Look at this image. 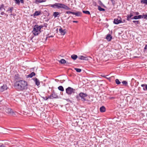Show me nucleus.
<instances>
[{"instance_id": "f257e3e1", "label": "nucleus", "mask_w": 147, "mask_h": 147, "mask_svg": "<svg viewBox=\"0 0 147 147\" xmlns=\"http://www.w3.org/2000/svg\"><path fill=\"white\" fill-rule=\"evenodd\" d=\"M14 87L19 91H26V95H28L31 92L30 90L28 87L27 82L24 80H20L16 81L14 83Z\"/></svg>"}, {"instance_id": "f03ea898", "label": "nucleus", "mask_w": 147, "mask_h": 147, "mask_svg": "<svg viewBox=\"0 0 147 147\" xmlns=\"http://www.w3.org/2000/svg\"><path fill=\"white\" fill-rule=\"evenodd\" d=\"M87 96L88 95L86 94L81 92L78 95H77L76 96V98L78 100H80V97L82 100L84 101H88V100H86L85 98L87 97Z\"/></svg>"}, {"instance_id": "7ed1b4c3", "label": "nucleus", "mask_w": 147, "mask_h": 147, "mask_svg": "<svg viewBox=\"0 0 147 147\" xmlns=\"http://www.w3.org/2000/svg\"><path fill=\"white\" fill-rule=\"evenodd\" d=\"M34 36L38 35L41 32L40 30L36 25L34 26L32 32Z\"/></svg>"}, {"instance_id": "20e7f679", "label": "nucleus", "mask_w": 147, "mask_h": 147, "mask_svg": "<svg viewBox=\"0 0 147 147\" xmlns=\"http://www.w3.org/2000/svg\"><path fill=\"white\" fill-rule=\"evenodd\" d=\"M58 9L62 8L66 10H71V9L66 5L65 4L58 3Z\"/></svg>"}, {"instance_id": "39448f33", "label": "nucleus", "mask_w": 147, "mask_h": 147, "mask_svg": "<svg viewBox=\"0 0 147 147\" xmlns=\"http://www.w3.org/2000/svg\"><path fill=\"white\" fill-rule=\"evenodd\" d=\"M75 91V89L69 87L66 89V93L68 95H70L73 93H74Z\"/></svg>"}, {"instance_id": "423d86ee", "label": "nucleus", "mask_w": 147, "mask_h": 147, "mask_svg": "<svg viewBox=\"0 0 147 147\" xmlns=\"http://www.w3.org/2000/svg\"><path fill=\"white\" fill-rule=\"evenodd\" d=\"M5 111L8 114L11 115L13 116L16 115V111H14L11 108H6L5 109Z\"/></svg>"}, {"instance_id": "0eeeda50", "label": "nucleus", "mask_w": 147, "mask_h": 147, "mask_svg": "<svg viewBox=\"0 0 147 147\" xmlns=\"http://www.w3.org/2000/svg\"><path fill=\"white\" fill-rule=\"evenodd\" d=\"M121 23H123V22H122L121 18L119 16H118L117 18H115L114 20L113 23L114 24H118Z\"/></svg>"}, {"instance_id": "6e6552de", "label": "nucleus", "mask_w": 147, "mask_h": 147, "mask_svg": "<svg viewBox=\"0 0 147 147\" xmlns=\"http://www.w3.org/2000/svg\"><path fill=\"white\" fill-rule=\"evenodd\" d=\"M49 96H51V98H50L51 99H53L54 98H58V95L55 92L54 90L52 91L51 94Z\"/></svg>"}, {"instance_id": "1a4fd4ad", "label": "nucleus", "mask_w": 147, "mask_h": 147, "mask_svg": "<svg viewBox=\"0 0 147 147\" xmlns=\"http://www.w3.org/2000/svg\"><path fill=\"white\" fill-rule=\"evenodd\" d=\"M13 9L14 8L13 7H9L6 11L8 12V13H9V15L12 16L13 15L12 11Z\"/></svg>"}, {"instance_id": "9d476101", "label": "nucleus", "mask_w": 147, "mask_h": 147, "mask_svg": "<svg viewBox=\"0 0 147 147\" xmlns=\"http://www.w3.org/2000/svg\"><path fill=\"white\" fill-rule=\"evenodd\" d=\"M7 89V87L6 85H3V86L0 87V92H3Z\"/></svg>"}, {"instance_id": "9b49d317", "label": "nucleus", "mask_w": 147, "mask_h": 147, "mask_svg": "<svg viewBox=\"0 0 147 147\" xmlns=\"http://www.w3.org/2000/svg\"><path fill=\"white\" fill-rule=\"evenodd\" d=\"M59 32L61 35H64L66 33V30H63L62 28L60 27L59 29Z\"/></svg>"}, {"instance_id": "f8f14e48", "label": "nucleus", "mask_w": 147, "mask_h": 147, "mask_svg": "<svg viewBox=\"0 0 147 147\" xmlns=\"http://www.w3.org/2000/svg\"><path fill=\"white\" fill-rule=\"evenodd\" d=\"M134 16L133 13L132 12H130L129 14L127 16V20L128 21L130 20V19L132 18Z\"/></svg>"}, {"instance_id": "ddd939ff", "label": "nucleus", "mask_w": 147, "mask_h": 147, "mask_svg": "<svg viewBox=\"0 0 147 147\" xmlns=\"http://www.w3.org/2000/svg\"><path fill=\"white\" fill-rule=\"evenodd\" d=\"M35 82L36 85L38 86L40 84V83L38 79L36 78H34L32 79Z\"/></svg>"}, {"instance_id": "4468645a", "label": "nucleus", "mask_w": 147, "mask_h": 147, "mask_svg": "<svg viewBox=\"0 0 147 147\" xmlns=\"http://www.w3.org/2000/svg\"><path fill=\"white\" fill-rule=\"evenodd\" d=\"M142 15H139L138 16H134L132 18H131V19H135V20H137L138 19H140L141 18H142Z\"/></svg>"}, {"instance_id": "2eb2a0df", "label": "nucleus", "mask_w": 147, "mask_h": 147, "mask_svg": "<svg viewBox=\"0 0 147 147\" xmlns=\"http://www.w3.org/2000/svg\"><path fill=\"white\" fill-rule=\"evenodd\" d=\"M60 13L57 12H55L53 13V16H54L55 18L56 17H59L60 16Z\"/></svg>"}, {"instance_id": "dca6fc26", "label": "nucleus", "mask_w": 147, "mask_h": 147, "mask_svg": "<svg viewBox=\"0 0 147 147\" xmlns=\"http://www.w3.org/2000/svg\"><path fill=\"white\" fill-rule=\"evenodd\" d=\"M49 5L50 7L54 8H57L58 9V3H55L54 4H51Z\"/></svg>"}, {"instance_id": "f3484780", "label": "nucleus", "mask_w": 147, "mask_h": 147, "mask_svg": "<svg viewBox=\"0 0 147 147\" xmlns=\"http://www.w3.org/2000/svg\"><path fill=\"white\" fill-rule=\"evenodd\" d=\"M78 58L79 59L81 60H87L88 59L87 57H85L82 55H81L80 56H79Z\"/></svg>"}, {"instance_id": "a211bd4d", "label": "nucleus", "mask_w": 147, "mask_h": 147, "mask_svg": "<svg viewBox=\"0 0 147 147\" xmlns=\"http://www.w3.org/2000/svg\"><path fill=\"white\" fill-rule=\"evenodd\" d=\"M106 110V108L104 106H102L100 108V111L101 113L105 112Z\"/></svg>"}, {"instance_id": "6ab92c4d", "label": "nucleus", "mask_w": 147, "mask_h": 147, "mask_svg": "<svg viewBox=\"0 0 147 147\" xmlns=\"http://www.w3.org/2000/svg\"><path fill=\"white\" fill-rule=\"evenodd\" d=\"M36 74L34 72H32V73H31L30 74L28 75L27 76V78H32V77L33 76H34Z\"/></svg>"}, {"instance_id": "aec40b11", "label": "nucleus", "mask_w": 147, "mask_h": 147, "mask_svg": "<svg viewBox=\"0 0 147 147\" xmlns=\"http://www.w3.org/2000/svg\"><path fill=\"white\" fill-rule=\"evenodd\" d=\"M46 1V0H35V3L36 4H38L40 3L45 2Z\"/></svg>"}, {"instance_id": "412c9836", "label": "nucleus", "mask_w": 147, "mask_h": 147, "mask_svg": "<svg viewBox=\"0 0 147 147\" xmlns=\"http://www.w3.org/2000/svg\"><path fill=\"white\" fill-rule=\"evenodd\" d=\"M82 13L80 11H77L76 12H73V14L77 16H81Z\"/></svg>"}, {"instance_id": "4be33fe9", "label": "nucleus", "mask_w": 147, "mask_h": 147, "mask_svg": "<svg viewBox=\"0 0 147 147\" xmlns=\"http://www.w3.org/2000/svg\"><path fill=\"white\" fill-rule=\"evenodd\" d=\"M112 38V36L110 34H108L106 37V39L108 41H110Z\"/></svg>"}, {"instance_id": "5701e85b", "label": "nucleus", "mask_w": 147, "mask_h": 147, "mask_svg": "<svg viewBox=\"0 0 147 147\" xmlns=\"http://www.w3.org/2000/svg\"><path fill=\"white\" fill-rule=\"evenodd\" d=\"M14 78L16 80H17L18 81L20 80V75L18 74H15Z\"/></svg>"}, {"instance_id": "b1692460", "label": "nucleus", "mask_w": 147, "mask_h": 147, "mask_svg": "<svg viewBox=\"0 0 147 147\" xmlns=\"http://www.w3.org/2000/svg\"><path fill=\"white\" fill-rule=\"evenodd\" d=\"M141 86L143 87V89L144 90H147V84H142L141 85Z\"/></svg>"}, {"instance_id": "393cba45", "label": "nucleus", "mask_w": 147, "mask_h": 147, "mask_svg": "<svg viewBox=\"0 0 147 147\" xmlns=\"http://www.w3.org/2000/svg\"><path fill=\"white\" fill-rule=\"evenodd\" d=\"M40 11H36L34 13V16H38L40 15Z\"/></svg>"}, {"instance_id": "a878e982", "label": "nucleus", "mask_w": 147, "mask_h": 147, "mask_svg": "<svg viewBox=\"0 0 147 147\" xmlns=\"http://www.w3.org/2000/svg\"><path fill=\"white\" fill-rule=\"evenodd\" d=\"M71 57L72 59L75 60L78 58V56L74 54L71 55Z\"/></svg>"}, {"instance_id": "bb28decb", "label": "nucleus", "mask_w": 147, "mask_h": 147, "mask_svg": "<svg viewBox=\"0 0 147 147\" xmlns=\"http://www.w3.org/2000/svg\"><path fill=\"white\" fill-rule=\"evenodd\" d=\"M98 10L100 11H105V9L103 8H102L100 6L98 5Z\"/></svg>"}, {"instance_id": "cd10ccee", "label": "nucleus", "mask_w": 147, "mask_h": 147, "mask_svg": "<svg viewBox=\"0 0 147 147\" xmlns=\"http://www.w3.org/2000/svg\"><path fill=\"white\" fill-rule=\"evenodd\" d=\"M58 89L60 91H64V89L63 87L62 86H59L58 88Z\"/></svg>"}, {"instance_id": "c85d7f7f", "label": "nucleus", "mask_w": 147, "mask_h": 147, "mask_svg": "<svg viewBox=\"0 0 147 147\" xmlns=\"http://www.w3.org/2000/svg\"><path fill=\"white\" fill-rule=\"evenodd\" d=\"M59 62L61 64H64L66 63V61L63 59H61Z\"/></svg>"}, {"instance_id": "c756f323", "label": "nucleus", "mask_w": 147, "mask_h": 147, "mask_svg": "<svg viewBox=\"0 0 147 147\" xmlns=\"http://www.w3.org/2000/svg\"><path fill=\"white\" fill-rule=\"evenodd\" d=\"M98 4L102 7H105L104 5L102 3V2L100 0H99L98 1Z\"/></svg>"}, {"instance_id": "7c9ffc66", "label": "nucleus", "mask_w": 147, "mask_h": 147, "mask_svg": "<svg viewBox=\"0 0 147 147\" xmlns=\"http://www.w3.org/2000/svg\"><path fill=\"white\" fill-rule=\"evenodd\" d=\"M140 2L142 4H145L147 5V0H142L140 1Z\"/></svg>"}, {"instance_id": "2f4dec72", "label": "nucleus", "mask_w": 147, "mask_h": 147, "mask_svg": "<svg viewBox=\"0 0 147 147\" xmlns=\"http://www.w3.org/2000/svg\"><path fill=\"white\" fill-rule=\"evenodd\" d=\"M132 22L136 25L139 24H140V22L138 20H134Z\"/></svg>"}, {"instance_id": "473e14b6", "label": "nucleus", "mask_w": 147, "mask_h": 147, "mask_svg": "<svg viewBox=\"0 0 147 147\" xmlns=\"http://www.w3.org/2000/svg\"><path fill=\"white\" fill-rule=\"evenodd\" d=\"M83 12L84 13L90 15V12L88 11H83Z\"/></svg>"}, {"instance_id": "72a5a7b5", "label": "nucleus", "mask_w": 147, "mask_h": 147, "mask_svg": "<svg viewBox=\"0 0 147 147\" xmlns=\"http://www.w3.org/2000/svg\"><path fill=\"white\" fill-rule=\"evenodd\" d=\"M74 69L78 72H80L82 71L81 69L79 68H75Z\"/></svg>"}, {"instance_id": "f704fd0d", "label": "nucleus", "mask_w": 147, "mask_h": 147, "mask_svg": "<svg viewBox=\"0 0 147 147\" xmlns=\"http://www.w3.org/2000/svg\"><path fill=\"white\" fill-rule=\"evenodd\" d=\"M115 82L117 84L119 85L121 84V82H120L118 79H116L115 80Z\"/></svg>"}, {"instance_id": "c9c22d12", "label": "nucleus", "mask_w": 147, "mask_h": 147, "mask_svg": "<svg viewBox=\"0 0 147 147\" xmlns=\"http://www.w3.org/2000/svg\"><path fill=\"white\" fill-rule=\"evenodd\" d=\"M142 16V18H144V19L147 20V14H143Z\"/></svg>"}, {"instance_id": "e433bc0d", "label": "nucleus", "mask_w": 147, "mask_h": 147, "mask_svg": "<svg viewBox=\"0 0 147 147\" xmlns=\"http://www.w3.org/2000/svg\"><path fill=\"white\" fill-rule=\"evenodd\" d=\"M43 99H44L45 100H47L48 99H50V98H51V96H49L48 97H42Z\"/></svg>"}, {"instance_id": "4c0bfd02", "label": "nucleus", "mask_w": 147, "mask_h": 147, "mask_svg": "<svg viewBox=\"0 0 147 147\" xmlns=\"http://www.w3.org/2000/svg\"><path fill=\"white\" fill-rule=\"evenodd\" d=\"M122 83L125 86H127V82L125 81H123L122 82Z\"/></svg>"}, {"instance_id": "58836bf2", "label": "nucleus", "mask_w": 147, "mask_h": 147, "mask_svg": "<svg viewBox=\"0 0 147 147\" xmlns=\"http://www.w3.org/2000/svg\"><path fill=\"white\" fill-rule=\"evenodd\" d=\"M38 27V28H39V29L40 30L41 29L43 28V25H40V26H38V25H36Z\"/></svg>"}, {"instance_id": "ea45409f", "label": "nucleus", "mask_w": 147, "mask_h": 147, "mask_svg": "<svg viewBox=\"0 0 147 147\" xmlns=\"http://www.w3.org/2000/svg\"><path fill=\"white\" fill-rule=\"evenodd\" d=\"M66 13L68 14H73V12L71 11H66Z\"/></svg>"}, {"instance_id": "a19ab883", "label": "nucleus", "mask_w": 147, "mask_h": 147, "mask_svg": "<svg viewBox=\"0 0 147 147\" xmlns=\"http://www.w3.org/2000/svg\"><path fill=\"white\" fill-rule=\"evenodd\" d=\"M54 37V36L53 35H51L49 36H47L46 38L45 39V41H46L47 38H51V37Z\"/></svg>"}, {"instance_id": "79ce46f5", "label": "nucleus", "mask_w": 147, "mask_h": 147, "mask_svg": "<svg viewBox=\"0 0 147 147\" xmlns=\"http://www.w3.org/2000/svg\"><path fill=\"white\" fill-rule=\"evenodd\" d=\"M133 13L135 15H138L140 14L138 12H134L133 11Z\"/></svg>"}, {"instance_id": "37998d69", "label": "nucleus", "mask_w": 147, "mask_h": 147, "mask_svg": "<svg viewBox=\"0 0 147 147\" xmlns=\"http://www.w3.org/2000/svg\"><path fill=\"white\" fill-rule=\"evenodd\" d=\"M47 24L46 23H45L44 24V25H43V27H45L46 28H47Z\"/></svg>"}, {"instance_id": "c03bdc74", "label": "nucleus", "mask_w": 147, "mask_h": 147, "mask_svg": "<svg viewBox=\"0 0 147 147\" xmlns=\"http://www.w3.org/2000/svg\"><path fill=\"white\" fill-rule=\"evenodd\" d=\"M44 37V35H41L40 37H41V38H42V40H43V38Z\"/></svg>"}, {"instance_id": "a18cd8bd", "label": "nucleus", "mask_w": 147, "mask_h": 147, "mask_svg": "<svg viewBox=\"0 0 147 147\" xmlns=\"http://www.w3.org/2000/svg\"><path fill=\"white\" fill-rule=\"evenodd\" d=\"M147 49V44L146 45L144 49V51H146V50Z\"/></svg>"}, {"instance_id": "49530a36", "label": "nucleus", "mask_w": 147, "mask_h": 147, "mask_svg": "<svg viewBox=\"0 0 147 147\" xmlns=\"http://www.w3.org/2000/svg\"><path fill=\"white\" fill-rule=\"evenodd\" d=\"M4 7V5L3 4H2L0 6V7L2 9Z\"/></svg>"}, {"instance_id": "de8ad7c7", "label": "nucleus", "mask_w": 147, "mask_h": 147, "mask_svg": "<svg viewBox=\"0 0 147 147\" xmlns=\"http://www.w3.org/2000/svg\"><path fill=\"white\" fill-rule=\"evenodd\" d=\"M112 2V3L113 4H114L115 3V1L114 0H110Z\"/></svg>"}, {"instance_id": "09e8293b", "label": "nucleus", "mask_w": 147, "mask_h": 147, "mask_svg": "<svg viewBox=\"0 0 147 147\" xmlns=\"http://www.w3.org/2000/svg\"><path fill=\"white\" fill-rule=\"evenodd\" d=\"M109 98L110 99H114V98H115V97H109Z\"/></svg>"}, {"instance_id": "8fccbe9b", "label": "nucleus", "mask_w": 147, "mask_h": 147, "mask_svg": "<svg viewBox=\"0 0 147 147\" xmlns=\"http://www.w3.org/2000/svg\"><path fill=\"white\" fill-rule=\"evenodd\" d=\"M20 2L21 3L24 4V0H20Z\"/></svg>"}, {"instance_id": "3c124183", "label": "nucleus", "mask_w": 147, "mask_h": 147, "mask_svg": "<svg viewBox=\"0 0 147 147\" xmlns=\"http://www.w3.org/2000/svg\"><path fill=\"white\" fill-rule=\"evenodd\" d=\"M5 13L3 11H2V12H1V15H3L4 14H5Z\"/></svg>"}, {"instance_id": "603ef678", "label": "nucleus", "mask_w": 147, "mask_h": 147, "mask_svg": "<svg viewBox=\"0 0 147 147\" xmlns=\"http://www.w3.org/2000/svg\"><path fill=\"white\" fill-rule=\"evenodd\" d=\"M73 23H77L78 22V21H73Z\"/></svg>"}, {"instance_id": "864d4df0", "label": "nucleus", "mask_w": 147, "mask_h": 147, "mask_svg": "<svg viewBox=\"0 0 147 147\" xmlns=\"http://www.w3.org/2000/svg\"><path fill=\"white\" fill-rule=\"evenodd\" d=\"M0 147H5V146L3 144L0 146Z\"/></svg>"}, {"instance_id": "5fc2aeb1", "label": "nucleus", "mask_w": 147, "mask_h": 147, "mask_svg": "<svg viewBox=\"0 0 147 147\" xmlns=\"http://www.w3.org/2000/svg\"><path fill=\"white\" fill-rule=\"evenodd\" d=\"M103 77H104V78H106L107 79H110V78H107L106 77V76H103Z\"/></svg>"}, {"instance_id": "6e6d98bb", "label": "nucleus", "mask_w": 147, "mask_h": 147, "mask_svg": "<svg viewBox=\"0 0 147 147\" xmlns=\"http://www.w3.org/2000/svg\"><path fill=\"white\" fill-rule=\"evenodd\" d=\"M66 100L67 101H70V99L69 98L67 99Z\"/></svg>"}, {"instance_id": "4d7b16f0", "label": "nucleus", "mask_w": 147, "mask_h": 147, "mask_svg": "<svg viewBox=\"0 0 147 147\" xmlns=\"http://www.w3.org/2000/svg\"><path fill=\"white\" fill-rule=\"evenodd\" d=\"M4 15H5V16H6L7 17L8 16V14H7L5 13Z\"/></svg>"}, {"instance_id": "13d9d810", "label": "nucleus", "mask_w": 147, "mask_h": 147, "mask_svg": "<svg viewBox=\"0 0 147 147\" xmlns=\"http://www.w3.org/2000/svg\"><path fill=\"white\" fill-rule=\"evenodd\" d=\"M134 78H132V79H131V81H134Z\"/></svg>"}, {"instance_id": "bf43d9fd", "label": "nucleus", "mask_w": 147, "mask_h": 147, "mask_svg": "<svg viewBox=\"0 0 147 147\" xmlns=\"http://www.w3.org/2000/svg\"><path fill=\"white\" fill-rule=\"evenodd\" d=\"M123 22H125V20H123Z\"/></svg>"}, {"instance_id": "052dcab7", "label": "nucleus", "mask_w": 147, "mask_h": 147, "mask_svg": "<svg viewBox=\"0 0 147 147\" xmlns=\"http://www.w3.org/2000/svg\"><path fill=\"white\" fill-rule=\"evenodd\" d=\"M2 8L0 7V10L1 11H2Z\"/></svg>"}, {"instance_id": "680f3d73", "label": "nucleus", "mask_w": 147, "mask_h": 147, "mask_svg": "<svg viewBox=\"0 0 147 147\" xmlns=\"http://www.w3.org/2000/svg\"><path fill=\"white\" fill-rule=\"evenodd\" d=\"M140 87H139L138 88V89H140Z\"/></svg>"}, {"instance_id": "e2e57ef3", "label": "nucleus", "mask_w": 147, "mask_h": 147, "mask_svg": "<svg viewBox=\"0 0 147 147\" xmlns=\"http://www.w3.org/2000/svg\"><path fill=\"white\" fill-rule=\"evenodd\" d=\"M146 52L147 53V51H146Z\"/></svg>"}]
</instances>
